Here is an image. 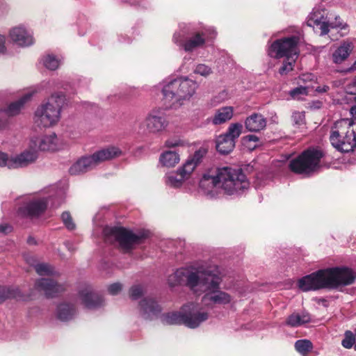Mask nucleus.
<instances>
[{
  "mask_svg": "<svg viewBox=\"0 0 356 356\" xmlns=\"http://www.w3.org/2000/svg\"><path fill=\"white\" fill-rule=\"evenodd\" d=\"M11 163H13L12 156L0 152V167H7L9 169H13V167L10 165Z\"/></svg>",
  "mask_w": 356,
  "mask_h": 356,
  "instance_id": "obj_45",
  "label": "nucleus"
},
{
  "mask_svg": "<svg viewBox=\"0 0 356 356\" xmlns=\"http://www.w3.org/2000/svg\"><path fill=\"white\" fill-rule=\"evenodd\" d=\"M235 143L233 139H230L225 134H222L218 136L216 140V149L222 154H227L234 149Z\"/></svg>",
  "mask_w": 356,
  "mask_h": 356,
  "instance_id": "obj_27",
  "label": "nucleus"
},
{
  "mask_svg": "<svg viewBox=\"0 0 356 356\" xmlns=\"http://www.w3.org/2000/svg\"><path fill=\"white\" fill-rule=\"evenodd\" d=\"M354 334L350 331L345 332L344 339L341 341L342 346L346 348H350L355 343Z\"/></svg>",
  "mask_w": 356,
  "mask_h": 356,
  "instance_id": "obj_43",
  "label": "nucleus"
},
{
  "mask_svg": "<svg viewBox=\"0 0 356 356\" xmlns=\"http://www.w3.org/2000/svg\"><path fill=\"white\" fill-rule=\"evenodd\" d=\"M6 122L0 120V130L3 129L6 127Z\"/></svg>",
  "mask_w": 356,
  "mask_h": 356,
  "instance_id": "obj_56",
  "label": "nucleus"
},
{
  "mask_svg": "<svg viewBox=\"0 0 356 356\" xmlns=\"http://www.w3.org/2000/svg\"><path fill=\"white\" fill-rule=\"evenodd\" d=\"M216 35L213 29L197 31L191 24H181L179 29L174 33L172 40L186 51L191 52L203 47L207 41L213 39Z\"/></svg>",
  "mask_w": 356,
  "mask_h": 356,
  "instance_id": "obj_3",
  "label": "nucleus"
},
{
  "mask_svg": "<svg viewBox=\"0 0 356 356\" xmlns=\"http://www.w3.org/2000/svg\"><path fill=\"white\" fill-rule=\"evenodd\" d=\"M76 314V309L73 305L62 303L57 308V318L61 321H67L74 318Z\"/></svg>",
  "mask_w": 356,
  "mask_h": 356,
  "instance_id": "obj_28",
  "label": "nucleus"
},
{
  "mask_svg": "<svg viewBox=\"0 0 356 356\" xmlns=\"http://www.w3.org/2000/svg\"><path fill=\"white\" fill-rule=\"evenodd\" d=\"M97 163L93 154L84 156L78 160L70 168L69 172L72 175H76L81 173L86 172L88 170L94 168Z\"/></svg>",
  "mask_w": 356,
  "mask_h": 356,
  "instance_id": "obj_22",
  "label": "nucleus"
},
{
  "mask_svg": "<svg viewBox=\"0 0 356 356\" xmlns=\"http://www.w3.org/2000/svg\"><path fill=\"white\" fill-rule=\"evenodd\" d=\"M350 115L356 118V105L353 106L350 109Z\"/></svg>",
  "mask_w": 356,
  "mask_h": 356,
  "instance_id": "obj_55",
  "label": "nucleus"
},
{
  "mask_svg": "<svg viewBox=\"0 0 356 356\" xmlns=\"http://www.w3.org/2000/svg\"><path fill=\"white\" fill-rule=\"evenodd\" d=\"M122 151L117 147L109 146L93 154L97 165L102 162L111 160L122 155Z\"/></svg>",
  "mask_w": 356,
  "mask_h": 356,
  "instance_id": "obj_25",
  "label": "nucleus"
},
{
  "mask_svg": "<svg viewBox=\"0 0 356 356\" xmlns=\"http://www.w3.org/2000/svg\"><path fill=\"white\" fill-rule=\"evenodd\" d=\"M244 124L248 131L259 132L266 128L267 120L261 114L254 113L245 119Z\"/></svg>",
  "mask_w": 356,
  "mask_h": 356,
  "instance_id": "obj_24",
  "label": "nucleus"
},
{
  "mask_svg": "<svg viewBox=\"0 0 356 356\" xmlns=\"http://www.w3.org/2000/svg\"><path fill=\"white\" fill-rule=\"evenodd\" d=\"M28 243H29V244H34V243H35V240H34V238H29V239H28Z\"/></svg>",
  "mask_w": 356,
  "mask_h": 356,
  "instance_id": "obj_57",
  "label": "nucleus"
},
{
  "mask_svg": "<svg viewBox=\"0 0 356 356\" xmlns=\"http://www.w3.org/2000/svg\"><path fill=\"white\" fill-rule=\"evenodd\" d=\"M6 40V36L0 34V56L5 55L7 53Z\"/></svg>",
  "mask_w": 356,
  "mask_h": 356,
  "instance_id": "obj_51",
  "label": "nucleus"
},
{
  "mask_svg": "<svg viewBox=\"0 0 356 356\" xmlns=\"http://www.w3.org/2000/svg\"><path fill=\"white\" fill-rule=\"evenodd\" d=\"M346 92L348 95H353L356 102V79L346 86Z\"/></svg>",
  "mask_w": 356,
  "mask_h": 356,
  "instance_id": "obj_49",
  "label": "nucleus"
},
{
  "mask_svg": "<svg viewBox=\"0 0 356 356\" xmlns=\"http://www.w3.org/2000/svg\"><path fill=\"white\" fill-rule=\"evenodd\" d=\"M198 87L197 82L188 78H178L165 81L162 93L165 101L171 104H182L189 100Z\"/></svg>",
  "mask_w": 356,
  "mask_h": 356,
  "instance_id": "obj_5",
  "label": "nucleus"
},
{
  "mask_svg": "<svg viewBox=\"0 0 356 356\" xmlns=\"http://www.w3.org/2000/svg\"><path fill=\"white\" fill-rule=\"evenodd\" d=\"M330 90V87L328 86L324 85L323 86H318L316 88V91L319 93H324L327 92Z\"/></svg>",
  "mask_w": 356,
  "mask_h": 356,
  "instance_id": "obj_54",
  "label": "nucleus"
},
{
  "mask_svg": "<svg viewBox=\"0 0 356 356\" xmlns=\"http://www.w3.org/2000/svg\"><path fill=\"white\" fill-rule=\"evenodd\" d=\"M195 74H200L204 76H207L211 73V70L209 67L204 64H199L196 66L194 70Z\"/></svg>",
  "mask_w": 356,
  "mask_h": 356,
  "instance_id": "obj_46",
  "label": "nucleus"
},
{
  "mask_svg": "<svg viewBox=\"0 0 356 356\" xmlns=\"http://www.w3.org/2000/svg\"><path fill=\"white\" fill-rule=\"evenodd\" d=\"M218 179L216 169L205 173L200 181V190L204 194L211 197L216 196L221 191Z\"/></svg>",
  "mask_w": 356,
  "mask_h": 356,
  "instance_id": "obj_17",
  "label": "nucleus"
},
{
  "mask_svg": "<svg viewBox=\"0 0 356 356\" xmlns=\"http://www.w3.org/2000/svg\"><path fill=\"white\" fill-rule=\"evenodd\" d=\"M60 140L56 134L52 133L41 137L33 136L29 141V147L35 151H56L60 147Z\"/></svg>",
  "mask_w": 356,
  "mask_h": 356,
  "instance_id": "obj_14",
  "label": "nucleus"
},
{
  "mask_svg": "<svg viewBox=\"0 0 356 356\" xmlns=\"http://www.w3.org/2000/svg\"><path fill=\"white\" fill-rule=\"evenodd\" d=\"M323 152L316 149H308L289 163L290 170L298 175H309L320 168Z\"/></svg>",
  "mask_w": 356,
  "mask_h": 356,
  "instance_id": "obj_9",
  "label": "nucleus"
},
{
  "mask_svg": "<svg viewBox=\"0 0 356 356\" xmlns=\"http://www.w3.org/2000/svg\"><path fill=\"white\" fill-rule=\"evenodd\" d=\"M187 143L178 137L168 138L165 142V147L168 148H173L177 147H184L186 145Z\"/></svg>",
  "mask_w": 356,
  "mask_h": 356,
  "instance_id": "obj_42",
  "label": "nucleus"
},
{
  "mask_svg": "<svg viewBox=\"0 0 356 356\" xmlns=\"http://www.w3.org/2000/svg\"><path fill=\"white\" fill-rule=\"evenodd\" d=\"M292 120L296 124H302L305 121V115L302 112H294L292 115Z\"/></svg>",
  "mask_w": 356,
  "mask_h": 356,
  "instance_id": "obj_47",
  "label": "nucleus"
},
{
  "mask_svg": "<svg viewBox=\"0 0 356 356\" xmlns=\"http://www.w3.org/2000/svg\"><path fill=\"white\" fill-rule=\"evenodd\" d=\"M309 86H299L289 92V95L294 99H300L302 96L308 95Z\"/></svg>",
  "mask_w": 356,
  "mask_h": 356,
  "instance_id": "obj_40",
  "label": "nucleus"
},
{
  "mask_svg": "<svg viewBox=\"0 0 356 356\" xmlns=\"http://www.w3.org/2000/svg\"><path fill=\"white\" fill-rule=\"evenodd\" d=\"M38 158V153L35 149L29 148L18 155L12 156L13 163L10 164L13 169L24 168L34 163Z\"/></svg>",
  "mask_w": 356,
  "mask_h": 356,
  "instance_id": "obj_19",
  "label": "nucleus"
},
{
  "mask_svg": "<svg viewBox=\"0 0 356 356\" xmlns=\"http://www.w3.org/2000/svg\"><path fill=\"white\" fill-rule=\"evenodd\" d=\"M353 48L350 42H343L332 54V60L336 64L343 62L350 55Z\"/></svg>",
  "mask_w": 356,
  "mask_h": 356,
  "instance_id": "obj_26",
  "label": "nucleus"
},
{
  "mask_svg": "<svg viewBox=\"0 0 356 356\" xmlns=\"http://www.w3.org/2000/svg\"><path fill=\"white\" fill-rule=\"evenodd\" d=\"M26 261L33 266L39 275H51L54 274V268L46 263H36L33 257H27Z\"/></svg>",
  "mask_w": 356,
  "mask_h": 356,
  "instance_id": "obj_33",
  "label": "nucleus"
},
{
  "mask_svg": "<svg viewBox=\"0 0 356 356\" xmlns=\"http://www.w3.org/2000/svg\"><path fill=\"white\" fill-rule=\"evenodd\" d=\"M233 116V108L231 106L222 107L218 109L212 118L213 124H221L229 120Z\"/></svg>",
  "mask_w": 356,
  "mask_h": 356,
  "instance_id": "obj_29",
  "label": "nucleus"
},
{
  "mask_svg": "<svg viewBox=\"0 0 356 356\" xmlns=\"http://www.w3.org/2000/svg\"><path fill=\"white\" fill-rule=\"evenodd\" d=\"M65 102L62 92L52 95L47 102L39 106L34 113V124L39 127L49 128L56 125L60 118V110Z\"/></svg>",
  "mask_w": 356,
  "mask_h": 356,
  "instance_id": "obj_4",
  "label": "nucleus"
},
{
  "mask_svg": "<svg viewBox=\"0 0 356 356\" xmlns=\"http://www.w3.org/2000/svg\"><path fill=\"white\" fill-rule=\"evenodd\" d=\"M41 63L48 70H55L60 65V60L53 54H46L41 58Z\"/></svg>",
  "mask_w": 356,
  "mask_h": 356,
  "instance_id": "obj_35",
  "label": "nucleus"
},
{
  "mask_svg": "<svg viewBox=\"0 0 356 356\" xmlns=\"http://www.w3.org/2000/svg\"><path fill=\"white\" fill-rule=\"evenodd\" d=\"M9 10V6L5 0H0V15L7 13Z\"/></svg>",
  "mask_w": 356,
  "mask_h": 356,
  "instance_id": "obj_52",
  "label": "nucleus"
},
{
  "mask_svg": "<svg viewBox=\"0 0 356 356\" xmlns=\"http://www.w3.org/2000/svg\"><path fill=\"white\" fill-rule=\"evenodd\" d=\"M12 231V227L8 224L0 225V234H6Z\"/></svg>",
  "mask_w": 356,
  "mask_h": 356,
  "instance_id": "obj_53",
  "label": "nucleus"
},
{
  "mask_svg": "<svg viewBox=\"0 0 356 356\" xmlns=\"http://www.w3.org/2000/svg\"><path fill=\"white\" fill-rule=\"evenodd\" d=\"M324 11L314 10L309 16L307 24L309 26H316L321 30V35H324L329 32V25L327 18L324 16Z\"/></svg>",
  "mask_w": 356,
  "mask_h": 356,
  "instance_id": "obj_23",
  "label": "nucleus"
},
{
  "mask_svg": "<svg viewBox=\"0 0 356 356\" xmlns=\"http://www.w3.org/2000/svg\"><path fill=\"white\" fill-rule=\"evenodd\" d=\"M131 1H132L131 3H134V4H138V3H140V2H139L138 1H137V0H131Z\"/></svg>",
  "mask_w": 356,
  "mask_h": 356,
  "instance_id": "obj_58",
  "label": "nucleus"
},
{
  "mask_svg": "<svg viewBox=\"0 0 356 356\" xmlns=\"http://www.w3.org/2000/svg\"><path fill=\"white\" fill-rule=\"evenodd\" d=\"M300 38L296 35L276 40L268 47V55L275 58L298 57V44Z\"/></svg>",
  "mask_w": 356,
  "mask_h": 356,
  "instance_id": "obj_13",
  "label": "nucleus"
},
{
  "mask_svg": "<svg viewBox=\"0 0 356 356\" xmlns=\"http://www.w3.org/2000/svg\"><path fill=\"white\" fill-rule=\"evenodd\" d=\"M311 321V316L307 312H302V314L293 313L290 315L286 324L291 327H298Z\"/></svg>",
  "mask_w": 356,
  "mask_h": 356,
  "instance_id": "obj_30",
  "label": "nucleus"
},
{
  "mask_svg": "<svg viewBox=\"0 0 356 356\" xmlns=\"http://www.w3.org/2000/svg\"><path fill=\"white\" fill-rule=\"evenodd\" d=\"M145 123L148 131L152 134L162 132L168 125V121L161 110L152 111L146 117Z\"/></svg>",
  "mask_w": 356,
  "mask_h": 356,
  "instance_id": "obj_15",
  "label": "nucleus"
},
{
  "mask_svg": "<svg viewBox=\"0 0 356 356\" xmlns=\"http://www.w3.org/2000/svg\"><path fill=\"white\" fill-rule=\"evenodd\" d=\"M205 153L204 149L195 151L193 155L189 157L177 171L168 173L165 176L166 184L173 188L180 187L201 163Z\"/></svg>",
  "mask_w": 356,
  "mask_h": 356,
  "instance_id": "obj_10",
  "label": "nucleus"
},
{
  "mask_svg": "<svg viewBox=\"0 0 356 356\" xmlns=\"http://www.w3.org/2000/svg\"><path fill=\"white\" fill-rule=\"evenodd\" d=\"M104 236L106 243H117L122 249L129 250L141 238H145L147 234L138 235L122 227H107L104 229Z\"/></svg>",
  "mask_w": 356,
  "mask_h": 356,
  "instance_id": "obj_12",
  "label": "nucleus"
},
{
  "mask_svg": "<svg viewBox=\"0 0 356 356\" xmlns=\"http://www.w3.org/2000/svg\"><path fill=\"white\" fill-rule=\"evenodd\" d=\"M259 141V137L255 135H248L242 138L243 145L250 150L258 146Z\"/></svg>",
  "mask_w": 356,
  "mask_h": 356,
  "instance_id": "obj_38",
  "label": "nucleus"
},
{
  "mask_svg": "<svg viewBox=\"0 0 356 356\" xmlns=\"http://www.w3.org/2000/svg\"><path fill=\"white\" fill-rule=\"evenodd\" d=\"M139 310L143 318L152 320L159 316L162 307L154 298L146 297L140 301Z\"/></svg>",
  "mask_w": 356,
  "mask_h": 356,
  "instance_id": "obj_18",
  "label": "nucleus"
},
{
  "mask_svg": "<svg viewBox=\"0 0 356 356\" xmlns=\"http://www.w3.org/2000/svg\"><path fill=\"white\" fill-rule=\"evenodd\" d=\"M195 305L189 303L183 306L181 311L170 312L162 315L161 321L168 325L184 324L190 328L198 327L208 319L209 314L205 312H196Z\"/></svg>",
  "mask_w": 356,
  "mask_h": 356,
  "instance_id": "obj_7",
  "label": "nucleus"
},
{
  "mask_svg": "<svg viewBox=\"0 0 356 356\" xmlns=\"http://www.w3.org/2000/svg\"><path fill=\"white\" fill-rule=\"evenodd\" d=\"M354 348L356 350V343H355Z\"/></svg>",
  "mask_w": 356,
  "mask_h": 356,
  "instance_id": "obj_59",
  "label": "nucleus"
},
{
  "mask_svg": "<svg viewBox=\"0 0 356 356\" xmlns=\"http://www.w3.org/2000/svg\"><path fill=\"white\" fill-rule=\"evenodd\" d=\"M19 296H20V291L17 289L0 286V303L8 298H17Z\"/></svg>",
  "mask_w": 356,
  "mask_h": 356,
  "instance_id": "obj_34",
  "label": "nucleus"
},
{
  "mask_svg": "<svg viewBox=\"0 0 356 356\" xmlns=\"http://www.w3.org/2000/svg\"><path fill=\"white\" fill-rule=\"evenodd\" d=\"M61 220L65 227L70 231L74 230L76 228V224L74 223L73 218L69 211H64L60 216Z\"/></svg>",
  "mask_w": 356,
  "mask_h": 356,
  "instance_id": "obj_39",
  "label": "nucleus"
},
{
  "mask_svg": "<svg viewBox=\"0 0 356 356\" xmlns=\"http://www.w3.org/2000/svg\"><path fill=\"white\" fill-rule=\"evenodd\" d=\"M122 289V285L120 283L117 282L109 285L108 287V291L110 294L115 296L120 293Z\"/></svg>",
  "mask_w": 356,
  "mask_h": 356,
  "instance_id": "obj_48",
  "label": "nucleus"
},
{
  "mask_svg": "<svg viewBox=\"0 0 356 356\" xmlns=\"http://www.w3.org/2000/svg\"><path fill=\"white\" fill-rule=\"evenodd\" d=\"M328 25L331 28H340L341 29H346L347 28V25L340 21L339 17H336L335 22L330 24L328 23Z\"/></svg>",
  "mask_w": 356,
  "mask_h": 356,
  "instance_id": "obj_50",
  "label": "nucleus"
},
{
  "mask_svg": "<svg viewBox=\"0 0 356 356\" xmlns=\"http://www.w3.org/2000/svg\"><path fill=\"white\" fill-rule=\"evenodd\" d=\"M355 124L351 123L348 119L342 120L337 122V126L346 127V131L332 130L330 140L332 145L337 150L342 152H349L356 147V128Z\"/></svg>",
  "mask_w": 356,
  "mask_h": 356,
  "instance_id": "obj_8",
  "label": "nucleus"
},
{
  "mask_svg": "<svg viewBox=\"0 0 356 356\" xmlns=\"http://www.w3.org/2000/svg\"><path fill=\"white\" fill-rule=\"evenodd\" d=\"M295 348L301 355H306L312 350L313 345L309 340L300 339L295 343Z\"/></svg>",
  "mask_w": 356,
  "mask_h": 356,
  "instance_id": "obj_36",
  "label": "nucleus"
},
{
  "mask_svg": "<svg viewBox=\"0 0 356 356\" xmlns=\"http://www.w3.org/2000/svg\"><path fill=\"white\" fill-rule=\"evenodd\" d=\"M180 161L179 154L175 151H165L159 157V161L163 166L172 168Z\"/></svg>",
  "mask_w": 356,
  "mask_h": 356,
  "instance_id": "obj_31",
  "label": "nucleus"
},
{
  "mask_svg": "<svg viewBox=\"0 0 356 356\" xmlns=\"http://www.w3.org/2000/svg\"><path fill=\"white\" fill-rule=\"evenodd\" d=\"M143 293V288L141 285L133 286L129 290V296L133 300L138 299Z\"/></svg>",
  "mask_w": 356,
  "mask_h": 356,
  "instance_id": "obj_44",
  "label": "nucleus"
},
{
  "mask_svg": "<svg viewBox=\"0 0 356 356\" xmlns=\"http://www.w3.org/2000/svg\"><path fill=\"white\" fill-rule=\"evenodd\" d=\"M297 58L298 57L286 58V60L284 61L282 66L279 70V73L281 75H284L291 71Z\"/></svg>",
  "mask_w": 356,
  "mask_h": 356,
  "instance_id": "obj_41",
  "label": "nucleus"
},
{
  "mask_svg": "<svg viewBox=\"0 0 356 356\" xmlns=\"http://www.w3.org/2000/svg\"><path fill=\"white\" fill-rule=\"evenodd\" d=\"M35 287L44 292L47 297H54L64 290V286L50 278H41L35 282Z\"/></svg>",
  "mask_w": 356,
  "mask_h": 356,
  "instance_id": "obj_21",
  "label": "nucleus"
},
{
  "mask_svg": "<svg viewBox=\"0 0 356 356\" xmlns=\"http://www.w3.org/2000/svg\"><path fill=\"white\" fill-rule=\"evenodd\" d=\"M216 170L220 188L224 193L238 194L249 187V181L241 170L226 166L218 168Z\"/></svg>",
  "mask_w": 356,
  "mask_h": 356,
  "instance_id": "obj_6",
  "label": "nucleus"
},
{
  "mask_svg": "<svg viewBox=\"0 0 356 356\" xmlns=\"http://www.w3.org/2000/svg\"><path fill=\"white\" fill-rule=\"evenodd\" d=\"M31 93H26L19 100L11 103L5 110L6 113L8 115L12 116L18 114L24 105L31 99Z\"/></svg>",
  "mask_w": 356,
  "mask_h": 356,
  "instance_id": "obj_32",
  "label": "nucleus"
},
{
  "mask_svg": "<svg viewBox=\"0 0 356 356\" xmlns=\"http://www.w3.org/2000/svg\"><path fill=\"white\" fill-rule=\"evenodd\" d=\"M221 278L217 270H194L191 268H181L168 276V283L170 286L184 284L195 292H203L202 298L203 304L207 307L214 305H227L231 302L232 296L220 291Z\"/></svg>",
  "mask_w": 356,
  "mask_h": 356,
  "instance_id": "obj_1",
  "label": "nucleus"
},
{
  "mask_svg": "<svg viewBox=\"0 0 356 356\" xmlns=\"http://www.w3.org/2000/svg\"><path fill=\"white\" fill-rule=\"evenodd\" d=\"M9 38L13 43L22 47H29L34 43L32 31L24 25L11 28L9 31Z\"/></svg>",
  "mask_w": 356,
  "mask_h": 356,
  "instance_id": "obj_16",
  "label": "nucleus"
},
{
  "mask_svg": "<svg viewBox=\"0 0 356 356\" xmlns=\"http://www.w3.org/2000/svg\"><path fill=\"white\" fill-rule=\"evenodd\" d=\"M81 302L88 309H96L103 305L104 299L102 296L92 291L90 287H87L79 293Z\"/></svg>",
  "mask_w": 356,
  "mask_h": 356,
  "instance_id": "obj_20",
  "label": "nucleus"
},
{
  "mask_svg": "<svg viewBox=\"0 0 356 356\" xmlns=\"http://www.w3.org/2000/svg\"><path fill=\"white\" fill-rule=\"evenodd\" d=\"M242 128L243 126L240 123L231 124L225 134L229 136L230 139H233L234 142L236 143V140L240 136L241 134Z\"/></svg>",
  "mask_w": 356,
  "mask_h": 356,
  "instance_id": "obj_37",
  "label": "nucleus"
},
{
  "mask_svg": "<svg viewBox=\"0 0 356 356\" xmlns=\"http://www.w3.org/2000/svg\"><path fill=\"white\" fill-rule=\"evenodd\" d=\"M356 273L348 268H331L319 270L306 275L298 281V286L303 291L321 289H335L339 286L353 284Z\"/></svg>",
  "mask_w": 356,
  "mask_h": 356,
  "instance_id": "obj_2",
  "label": "nucleus"
},
{
  "mask_svg": "<svg viewBox=\"0 0 356 356\" xmlns=\"http://www.w3.org/2000/svg\"><path fill=\"white\" fill-rule=\"evenodd\" d=\"M50 201L51 207L56 209L64 202V199L57 196L53 197L51 195L33 197L19 208L18 215L22 217H38L45 211Z\"/></svg>",
  "mask_w": 356,
  "mask_h": 356,
  "instance_id": "obj_11",
  "label": "nucleus"
}]
</instances>
